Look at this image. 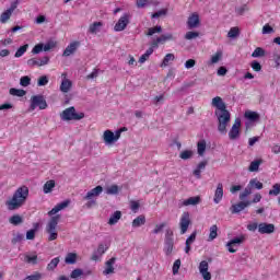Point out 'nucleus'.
<instances>
[{
	"instance_id": "29",
	"label": "nucleus",
	"mask_w": 280,
	"mask_h": 280,
	"mask_svg": "<svg viewBox=\"0 0 280 280\" xmlns=\"http://www.w3.org/2000/svg\"><path fill=\"white\" fill-rule=\"evenodd\" d=\"M248 187L250 189H264V184L259 182L257 178H253L249 180Z\"/></svg>"
},
{
	"instance_id": "19",
	"label": "nucleus",
	"mask_w": 280,
	"mask_h": 280,
	"mask_svg": "<svg viewBox=\"0 0 280 280\" xmlns=\"http://www.w3.org/2000/svg\"><path fill=\"white\" fill-rule=\"evenodd\" d=\"M222 198H224V186L222 183H219L214 192L213 202L215 205H220V202H222Z\"/></svg>"
},
{
	"instance_id": "35",
	"label": "nucleus",
	"mask_w": 280,
	"mask_h": 280,
	"mask_svg": "<svg viewBox=\"0 0 280 280\" xmlns=\"http://www.w3.org/2000/svg\"><path fill=\"white\" fill-rule=\"evenodd\" d=\"M65 261L66 264H69V265L75 264V261H78V254L75 253L67 254Z\"/></svg>"
},
{
	"instance_id": "62",
	"label": "nucleus",
	"mask_w": 280,
	"mask_h": 280,
	"mask_svg": "<svg viewBox=\"0 0 280 280\" xmlns=\"http://www.w3.org/2000/svg\"><path fill=\"white\" fill-rule=\"evenodd\" d=\"M40 51L43 50V44H37L34 46V48L32 49V54L36 55V54H40Z\"/></svg>"
},
{
	"instance_id": "55",
	"label": "nucleus",
	"mask_w": 280,
	"mask_h": 280,
	"mask_svg": "<svg viewBox=\"0 0 280 280\" xmlns=\"http://www.w3.org/2000/svg\"><path fill=\"white\" fill-rule=\"evenodd\" d=\"M28 67H40V60L36 58H32L27 60Z\"/></svg>"
},
{
	"instance_id": "44",
	"label": "nucleus",
	"mask_w": 280,
	"mask_h": 280,
	"mask_svg": "<svg viewBox=\"0 0 280 280\" xmlns=\"http://www.w3.org/2000/svg\"><path fill=\"white\" fill-rule=\"evenodd\" d=\"M102 25V22H94L92 25L89 27L90 34H97L100 32V26Z\"/></svg>"
},
{
	"instance_id": "34",
	"label": "nucleus",
	"mask_w": 280,
	"mask_h": 280,
	"mask_svg": "<svg viewBox=\"0 0 280 280\" xmlns=\"http://www.w3.org/2000/svg\"><path fill=\"white\" fill-rule=\"evenodd\" d=\"M174 60H176V57L174 56V54H166L161 67H167L170 65V62H174Z\"/></svg>"
},
{
	"instance_id": "30",
	"label": "nucleus",
	"mask_w": 280,
	"mask_h": 280,
	"mask_svg": "<svg viewBox=\"0 0 280 280\" xmlns=\"http://www.w3.org/2000/svg\"><path fill=\"white\" fill-rule=\"evenodd\" d=\"M207 151V142L201 140L197 143V152L199 156H205V152Z\"/></svg>"
},
{
	"instance_id": "42",
	"label": "nucleus",
	"mask_w": 280,
	"mask_h": 280,
	"mask_svg": "<svg viewBox=\"0 0 280 280\" xmlns=\"http://www.w3.org/2000/svg\"><path fill=\"white\" fill-rule=\"evenodd\" d=\"M58 264H60L59 257L51 259L50 262L47 265V270H56V268H58Z\"/></svg>"
},
{
	"instance_id": "16",
	"label": "nucleus",
	"mask_w": 280,
	"mask_h": 280,
	"mask_svg": "<svg viewBox=\"0 0 280 280\" xmlns=\"http://www.w3.org/2000/svg\"><path fill=\"white\" fill-rule=\"evenodd\" d=\"M108 250V244H100L97 249L92 255V261H100L102 259V255Z\"/></svg>"
},
{
	"instance_id": "22",
	"label": "nucleus",
	"mask_w": 280,
	"mask_h": 280,
	"mask_svg": "<svg viewBox=\"0 0 280 280\" xmlns=\"http://www.w3.org/2000/svg\"><path fill=\"white\" fill-rule=\"evenodd\" d=\"M62 81H61V85H60V91L61 93H69V91H71V80L67 79V73H62Z\"/></svg>"
},
{
	"instance_id": "64",
	"label": "nucleus",
	"mask_w": 280,
	"mask_h": 280,
	"mask_svg": "<svg viewBox=\"0 0 280 280\" xmlns=\"http://www.w3.org/2000/svg\"><path fill=\"white\" fill-rule=\"evenodd\" d=\"M36 237V230H28L26 232V240H34Z\"/></svg>"
},
{
	"instance_id": "17",
	"label": "nucleus",
	"mask_w": 280,
	"mask_h": 280,
	"mask_svg": "<svg viewBox=\"0 0 280 280\" xmlns=\"http://www.w3.org/2000/svg\"><path fill=\"white\" fill-rule=\"evenodd\" d=\"M78 47H80V42H72L70 43L66 49L63 50L62 56L65 58H69V56H73L74 51H78Z\"/></svg>"
},
{
	"instance_id": "47",
	"label": "nucleus",
	"mask_w": 280,
	"mask_h": 280,
	"mask_svg": "<svg viewBox=\"0 0 280 280\" xmlns=\"http://www.w3.org/2000/svg\"><path fill=\"white\" fill-rule=\"evenodd\" d=\"M37 259H38V256L36 254H34V255H25L24 261H26V264L36 265L37 264Z\"/></svg>"
},
{
	"instance_id": "53",
	"label": "nucleus",
	"mask_w": 280,
	"mask_h": 280,
	"mask_svg": "<svg viewBox=\"0 0 280 280\" xmlns=\"http://www.w3.org/2000/svg\"><path fill=\"white\" fill-rule=\"evenodd\" d=\"M31 83H32V79L30 77H27V75L22 77L20 79L21 86H30Z\"/></svg>"
},
{
	"instance_id": "57",
	"label": "nucleus",
	"mask_w": 280,
	"mask_h": 280,
	"mask_svg": "<svg viewBox=\"0 0 280 280\" xmlns=\"http://www.w3.org/2000/svg\"><path fill=\"white\" fill-rule=\"evenodd\" d=\"M273 33H275V28H272L270 24H265L262 26V34H273Z\"/></svg>"
},
{
	"instance_id": "40",
	"label": "nucleus",
	"mask_w": 280,
	"mask_h": 280,
	"mask_svg": "<svg viewBox=\"0 0 280 280\" xmlns=\"http://www.w3.org/2000/svg\"><path fill=\"white\" fill-rule=\"evenodd\" d=\"M264 56H266V50L261 47H257L252 54V58H264Z\"/></svg>"
},
{
	"instance_id": "21",
	"label": "nucleus",
	"mask_w": 280,
	"mask_h": 280,
	"mask_svg": "<svg viewBox=\"0 0 280 280\" xmlns=\"http://www.w3.org/2000/svg\"><path fill=\"white\" fill-rule=\"evenodd\" d=\"M188 30H195V27H198L200 25V16L198 14L194 13L188 18L187 21Z\"/></svg>"
},
{
	"instance_id": "26",
	"label": "nucleus",
	"mask_w": 280,
	"mask_h": 280,
	"mask_svg": "<svg viewBox=\"0 0 280 280\" xmlns=\"http://www.w3.org/2000/svg\"><path fill=\"white\" fill-rule=\"evenodd\" d=\"M119 220H121V211H115L108 220L109 226H115Z\"/></svg>"
},
{
	"instance_id": "33",
	"label": "nucleus",
	"mask_w": 280,
	"mask_h": 280,
	"mask_svg": "<svg viewBox=\"0 0 280 280\" xmlns=\"http://www.w3.org/2000/svg\"><path fill=\"white\" fill-rule=\"evenodd\" d=\"M192 158H194V152L191 150H184L179 154V159H182V161H189V159H192Z\"/></svg>"
},
{
	"instance_id": "63",
	"label": "nucleus",
	"mask_w": 280,
	"mask_h": 280,
	"mask_svg": "<svg viewBox=\"0 0 280 280\" xmlns=\"http://www.w3.org/2000/svg\"><path fill=\"white\" fill-rule=\"evenodd\" d=\"M196 235H197V233L196 232H192L191 234H190V236L186 240V244H188V245H192V243L194 242H196Z\"/></svg>"
},
{
	"instance_id": "25",
	"label": "nucleus",
	"mask_w": 280,
	"mask_h": 280,
	"mask_svg": "<svg viewBox=\"0 0 280 280\" xmlns=\"http://www.w3.org/2000/svg\"><path fill=\"white\" fill-rule=\"evenodd\" d=\"M91 275H92L91 270H88L84 272L82 269L77 268V269L72 270L70 277H71V279H80V277H89Z\"/></svg>"
},
{
	"instance_id": "20",
	"label": "nucleus",
	"mask_w": 280,
	"mask_h": 280,
	"mask_svg": "<svg viewBox=\"0 0 280 280\" xmlns=\"http://www.w3.org/2000/svg\"><path fill=\"white\" fill-rule=\"evenodd\" d=\"M196 205H200V197H189L179 202V207H196Z\"/></svg>"
},
{
	"instance_id": "4",
	"label": "nucleus",
	"mask_w": 280,
	"mask_h": 280,
	"mask_svg": "<svg viewBox=\"0 0 280 280\" xmlns=\"http://www.w3.org/2000/svg\"><path fill=\"white\" fill-rule=\"evenodd\" d=\"M58 222H60V215L51 217L46 225V233H48V241L54 242L58 240V232L56 229L58 228Z\"/></svg>"
},
{
	"instance_id": "49",
	"label": "nucleus",
	"mask_w": 280,
	"mask_h": 280,
	"mask_svg": "<svg viewBox=\"0 0 280 280\" xmlns=\"http://www.w3.org/2000/svg\"><path fill=\"white\" fill-rule=\"evenodd\" d=\"M198 36H200V33L198 32H187L186 35H185V39L186 40H194L196 38H198Z\"/></svg>"
},
{
	"instance_id": "50",
	"label": "nucleus",
	"mask_w": 280,
	"mask_h": 280,
	"mask_svg": "<svg viewBox=\"0 0 280 280\" xmlns=\"http://www.w3.org/2000/svg\"><path fill=\"white\" fill-rule=\"evenodd\" d=\"M253 194V189L248 186L244 189L243 192L240 194V200H244L245 198H248Z\"/></svg>"
},
{
	"instance_id": "12",
	"label": "nucleus",
	"mask_w": 280,
	"mask_h": 280,
	"mask_svg": "<svg viewBox=\"0 0 280 280\" xmlns=\"http://www.w3.org/2000/svg\"><path fill=\"white\" fill-rule=\"evenodd\" d=\"M189 224H191L189 212H184L179 220V229H180L182 235H185V233H187V230L189 229Z\"/></svg>"
},
{
	"instance_id": "23",
	"label": "nucleus",
	"mask_w": 280,
	"mask_h": 280,
	"mask_svg": "<svg viewBox=\"0 0 280 280\" xmlns=\"http://www.w3.org/2000/svg\"><path fill=\"white\" fill-rule=\"evenodd\" d=\"M71 201L69 200H66V201H62L60 203H58L57 206H55L49 212H48V215H56V213H59V211H62V209H67V207H69Z\"/></svg>"
},
{
	"instance_id": "45",
	"label": "nucleus",
	"mask_w": 280,
	"mask_h": 280,
	"mask_svg": "<svg viewBox=\"0 0 280 280\" xmlns=\"http://www.w3.org/2000/svg\"><path fill=\"white\" fill-rule=\"evenodd\" d=\"M152 54H153L152 48H149L143 55H141V57L139 58L140 65H143V62H145Z\"/></svg>"
},
{
	"instance_id": "51",
	"label": "nucleus",
	"mask_w": 280,
	"mask_h": 280,
	"mask_svg": "<svg viewBox=\"0 0 280 280\" xmlns=\"http://www.w3.org/2000/svg\"><path fill=\"white\" fill-rule=\"evenodd\" d=\"M229 38H237L240 36V28L232 27L228 33Z\"/></svg>"
},
{
	"instance_id": "5",
	"label": "nucleus",
	"mask_w": 280,
	"mask_h": 280,
	"mask_svg": "<svg viewBox=\"0 0 280 280\" xmlns=\"http://www.w3.org/2000/svg\"><path fill=\"white\" fill-rule=\"evenodd\" d=\"M126 129H118L116 132H113L112 130H105L103 133V141L106 145H113V143H117L119 141V138L121 137V132H124Z\"/></svg>"
},
{
	"instance_id": "31",
	"label": "nucleus",
	"mask_w": 280,
	"mask_h": 280,
	"mask_svg": "<svg viewBox=\"0 0 280 280\" xmlns=\"http://www.w3.org/2000/svg\"><path fill=\"white\" fill-rule=\"evenodd\" d=\"M9 222H10V224H13V226H19V224H23V217H21L19 214L12 215L9 219Z\"/></svg>"
},
{
	"instance_id": "9",
	"label": "nucleus",
	"mask_w": 280,
	"mask_h": 280,
	"mask_svg": "<svg viewBox=\"0 0 280 280\" xmlns=\"http://www.w3.org/2000/svg\"><path fill=\"white\" fill-rule=\"evenodd\" d=\"M130 19H132L130 13H124L114 26L115 32H124L130 25Z\"/></svg>"
},
{
	"instance_id": "2",
	"label": "nucleus",
	"mask_w": 280,
	"mask_h": 280,
	"mask_svg": "<svg viewBox=\"0 0 280 280\" xmlns=\"http://www.w3.org/2000/svg\"><path fill=\"white\" fill-rule=\"evenodd\" d=\"M30 197V188L27 186L19 187L11 199L5 201V207L9 211H16L27 202V198Z\"/></svg>"
},
{
	"instance_id": "3",
	"label": "nucleus",
	"mask_w": 280,
	"mask_h": 280,
	"mask_svg": "<svg viewBox=\"0 0 280 280\" xmlns=\"http://www.w3.org/2000/svg\"><path fill=\"white\" fill-rule=\"evenodd\" d=\"M60 119L62 121H80V119H84V113H82V112L78 113L75 110V107L71 106V107L66 108L60 114Z\"/></svg>"
},
{
	"instance_id": "46",
	"label": "nucleus",
	"mask_w": 280,
	"mask_h": 280,
	"mask_svg": "<svg viewBox=\"0 0 280 280\" xmlns=\"http://www.w3.org/2000/svg\"><path fill=\"white\" fill-rule=\"evenodd\" d=\"M28 48H30V45H27V44L21 46V47L16 50V52H15V55H14L15 58H21V57L25 54V51H27Z\"/></svg>"
},
{
	"instance_id": "39",
	"label": "nucleus",
	"mask_w": 280,
	"mask_h": 280,
	"mask_svg": "<svg viewBox=\"0 0 280 280\" xmlns=\"http://www.w3.org/2000/svg\"><path fill=\"white\" fill-rule=\"evenodd\" d=\"M250 10V8H248V4H242L240 7H236L235 12L236 14H238L240 16L246 14V12H248Z\"/></svg>"
},
{
	"instance_id": "36",
	"label": "nucleus",
	"mask_w": 280,
	"mask_h": 280,
	"mask_svg": "<svg viewBox=\"0 0 280 280\" xmlns=\"http://www.w3.org/2000/svg\"><path fill=\"white\" fill-rule=\"evenodd\" d=\"M9 93L10 95H13L15 97H24V95L26 94L25 90H19L15 88H11Z\"/></svg>"
},
{
	"instance_id": "8",
	"label": "nucleus",
	"mask_w": 280,
	"mask_h": 280,
	"mask_svg": "<svg viewBox=\"0 0 280 280\" xmlns=\"http://www.w3.org/2000/svg\"><path fill=\"white\" fill-rule=\"evenodd\" d=\"M19 3H20L19 0H14L13 2H11L10 8L1 13L0 23L2 24L8 23V20L12 18V14H14V10L19 8Z\"/></svg>"
},
{
	"instance_id": "1",
	"label": "nucleus",
	"mask_w": 280,
	"mask_h": 280,
	"mask_svg": "<svg viewBox=\"0 0 280 280\" xmlns=\"http://www.w3.org/2000/svg\"><path fill=\"white\" fill-rule=\"evenodd\" d=\"M211 104L217 108L214 115L218 119V131L220 135H226V127L231 124V112L226 109V103L220 96L213 97Z\"/></svg>"
},
{
	"instance_id": "18",
	"label": "nucleus",
	"mask_w": 280,
	"mask_h": 280,
	"mask_svg": "<svg viewBox=\"0 0 280 280\" xmlns=\"http://www.w3.org/2000/svg\"><path fill=\"white\" fill-rule=\"evenodd\" d=\"M104 191V188L102 186H96L95 188L91 189L88 191L85 197L83 198L84 200H95L97 196H100Z\"/></svg>"
},
{
	"instance_id": "48",
	"label": "nucleus",
	"mask_w": 280,
	"mask_h": 280,
	"mask_svg": "<svg viewBox=\"0 0 280 280\" xmlns=\"http://www.w3.org/2000/svg\"><path fill=\"white\" fill-rule=\"evenodd\" d=\"M161 43H163L161 37L153 38L151 40V44H150L151 46L149 49H152V51H154L155 49H159V45H161Z\"/></svg>"
},
{
	"instance_id": "11",
	"label": "nucleus",
	"mask_w": 280,
	"mask_h": 280,
	"mask_svg": "<svg viewBox=\"0 0 280 280\" xmlns=\"http://www.w3.org/2000/svg\"><path fill=\"white\" fill-rule=\"evenodd\" d=\"M36 108H39V110H45V108H47V101H45L43 95H35L32 97L31 109L35 110Z\"/></svg>"
},
{
	"instance_id": "56",
	"label": "nucleus",
	"mask_w": 280,
	"mask_h": 280,
	"mask_svg": "<svg viewBox=\"0 0 280 280\" xmlns=\"http://www.w3.org/2000/svg\"><path fill=\"white\" fill-rule=\"evenodd\" d=\"M167 14V9H162L152 14V19H160V16H165Z\"/></svg>"
},
{
	"instance_id": "10",
	"label": "nucleus",
	"mask_w": 280,
	"mask_h": 280,
	"mask_svg": "<svg viewBox=\"0 0 280 280\" xmlns=\"http://www.w3.org/2000/svg\"><path fill=\"white\" fill-rule=\"evenodd\" d=\"M241 128H242V119L236 118L232 128L229 131L230 141H237V139H240Z\"/></svg>"
},
{
	"instance_id": "15",
	"label": "nucleus",
	"mask_w": 280,
	"mask_h": 280,
	"mask_svg": "<svg viewBox=\"0 0 280 280\" xmlns=\"http://www.w3.org/2000/svg\"><path fill=\"white\" fill-rule=\"evenodd\" d=\"M117 261L116 257H112L109 260L105 262V269L103 270V275L108 277V275H115V264Z\"/></svg>"
},
{
	"instance_id": "13",
	"label": "nucleus",
	"mask_w": 280,
	"mask_h": 280,
	"mask_svg": "<svg viewBox=\"0 0 280 280\" xmlns=\"http://www.w3.org/2000/svg\"><path fill=\"white\" fill-rule=\"evenodd\" d=\"M275 232V224L272 223H259L258 224V233H260V235H271V233Z\"/></svg>"
},
{
	"instance_id": "14",
	"label": "nucleus",
	"mask_w": 280,
	"mask_h": 280,
	"mask_svg": "<svg viewBox=\"0 0 280 280\" xmlns=\"http://www.w3.org/2000/svg\"><path fill=\"white\" fill-rule=\"evenodd\" d=\"M199 272L205 280H211V272H209V262L207 260H202L199 264Z\"/></svg>"
},
{
	"instance_id": "32",
	"label": "nucleus",
	"mask_w": 280,
	"mask_h": 280,
	"mask_svg": "<svg viewBox=\"0 0 280 280\" xmlns=\"http://www.w3.org/2000/svg\"><path fill=\"white\" fill-rule=\"evenodd\" d=\"M105 194H107V196H117V194H119V186L117 185L108 186L105 190Z\"/></svg>"
},
{
	"instance_id": "58",
	"label": "nucleus",
	"mask_w": 280,
	"mask_h": 280,
	"mask_svg": "<svg viewBox=\"0 0 280 280\" xmlns=\"http://www.w3.org/2000/svg\"><path fill=\"white\" fill-rule=\"evenodd\" d=\"M220 58H222V52H217L211 57L210 65H217V62H220Z\"/></svg>"
},
{
	"instance_id": "38",
	"label": "nucleus",
	"mask_w": 280,
	"mask_h": 280,
	"mask_svg": "<svg viewBox=\"0 0 280 280\" xmlns=\"http://www.w3.org/2000/svg\"><path fill=\"white\" fill-rule=\"evenodd\" d=\"M261 160H255L250 163L248 171L249 172H259V165H261Z\"/></svg>"
},
{
	"instance_id": "52",
	"label": "nucleus",
	"mask_w": 280,
	"mask_h": 280,
	"mask_svg": "<svg viewBox=\"0 0 280 280\" xmlns=\"http://www.w3.org/2000/svg\"><path fill=\"white\" fill-rule=\"evenodd\" d=\"M280 194V184H275L272 189L269 190V196H279Z\"/></svg>"
},
{
	"instance_id": "24",
	"label": "nucleus",
	"mask_w": 280,
	"mask_h": 280,
	"mask_svg": "<svg viewBox=\"0 0 280 280\" xmlns=\"http://www.w3.org/2000/svg\"><path fill=\"white\" fill-rule=\"evenodd\" d=\"M250 206V201H241L236 205H233L231 207L232 213H240L241 211H244L246 207Z\"/></svg>"
},
{
	"instance_id": "54",
	"label": "nucleus",
	"mask_w": 280,
	"mask_h": 280,
	"mask_svg": "<svg viewBox=\"0 0 280 280\" xmlns=\"http://www.w3.org/2000/svg\"><path fill=\"white\" fill-rule=\"evenodd\" d=\"M38 86H47L49 84V79L46 75H43L37 81Z\"/></svg>"
},
{
	"instance_id": "59",
	"label": "nucleus",
	"mask_w": 280,
	"mask_h": 280,
	"mask_svg": "<svg viewBox=\"0 0 280 280\" xmlns=\"http://www.w3.org/2000/svg\"><path fill=\"white\" fill-rule=\"evenodd\" d=\"M250 67L254 71H261V63H259L257 60L252 61Z\"/></svg>"
},
{
	"instance_id": "61",
	"label": "nucleus",
	"mask_w": 280,
	"mask_h": 280,
	"mask_svg": "<svg viewBox=\"0 0 280 280\" xmlns=\"http://www.w3.org/2000/svg\"><path fill=\"white\" fill-rule=\"evenodd\" d=\"M180 270V259H177L173 264V275H176Z\"/></svg>"
},
{
	"instance_id": "28",
	"label": "nucleus",
	"mask_w": 280,
	"mask_h": 280,
	"mask_svg": "<svg viewBox=\"0 0 280 280\" xmlns=\"http://www.w3.org/2000/svg\"><path fill=\"white\" fill-rule=\"evenodd\" d=\"M143 224H145V215H143V214L137 217V218L132 221V228H133V229H139V226H143Z\"/></svg>"
},
{
	"instance_id": "27",
	"label": "nucleus",
	"mask_w": 280,
	"mask_h": 280,
	"mask_svg": "<svg viewBox=\"0 0 280 280\" xmlns=\"http://www.w3.org/2000/svg\"><path fill=\"white\" fill-rule=\"evenodd\" d=\"M54 187H56V182L54 179L46 182L43 187L44 194H51L54 191Z\"/></svg>"
},
{
	"instance_id": "7",
	"label": "nucleus",
	"mask_w": 280,
	"mask_h": 280,
	"mask_svg": "<svg viewBox=\"0 0 280 280\" xmlns=\"http://www.w3.org/2000/svg\"><path fill=\"white\" fill-rule=\"evenodd\" d=\"M244 242H246V236L244 234H242L237 237L230 240L225 246H226L229 253H237V246H242V244H244Z\"/></svg>"
},
{
	"instance_id": "43",
	"label": "nucleus",
	"mask_w": 280,
	"mask_h": 280,
	"mask_svg": "<svg viewBox=\"0 0 280 280\" xmlns=\"http://www.w3.org/2000/svg\"><path fill=\"white\" fill-rule=\"evenodd\" d=\"M161 32H163V27L161 26L150 27L148 30L147 36H154V34H161Z\"/></svg>"
},
{
	"instance_id": "60",
	"label": "nucleus",
	"mask_w": 280,
	"mask_h": 280,
	"mask_svg": "<svg viewBox=\"0 0 280 280\" xmlns=\"http://www.w3.org/2000/svg\"><path fill=\"white\" fill-rule=\"evenodd\" d=\"M25 236L21 233H18L13 238H12V244H19L21 242H23V238Z\"/></svg>"
},
{
	"instance_id": "41",
	"label": "nucleus",
	"mask_w": 280,
	"mask_h": 280,
	"mask_svg": "<svg viewBox=\"0 0 280 280\" xmlns=\"http://www.w3.org/2000/svg\"><path fill=\"white\" fill-rule=\"evenodd\" d=\"M246 119H249V121H257L259 119V114L257 112H245Z\"/></svg>"
},
{
	"instance_id": "6",
	"label": "nucleus",
	"mask_w": 280,
	"mask_h": 280,
	"mask_svg": "<svg viewBox=\"0 0 280 280\" xmlns=\"http://www.w3.org/2000/svg\"><path fill=\"white\" fill-rule=\"evenodd\" d=\"M163 252L167 257L174 253V231L170 229L165 232Z\"/></svg>"
},
{
	"instance_id": "37",
	"label": "nucleus",
	"mask_w": 280,
	"mask_h": 280,
	"mask_svg": "<svg viewBox=\"0 0 280 280\" xmlns=\"http://www.w3.org/2000/svg\"><path fill=\"white\" fill-rule=\"evenodd\" d=\"M218 237V225H212L210 228V234L208 237V242H213Z\"/></svg>"
}]
</instances>
